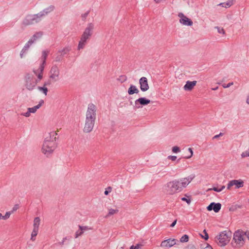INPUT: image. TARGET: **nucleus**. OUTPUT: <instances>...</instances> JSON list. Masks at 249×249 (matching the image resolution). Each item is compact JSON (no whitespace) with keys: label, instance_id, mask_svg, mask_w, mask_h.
Listing matches in <instances>:
<instances>
[{"label":"nucleus","instance_id":"obj_30","mask_svg":"<svg viewBox=\"0 0 249 249\" xmlns=\"http://www.w3.org/2000/svg\"><path fill=\"white\" fill-rule=\"evenodd\" d=\"M142 246L141 244H137L136 246H132L130 249H140Z\"/></svg>","mask_w":249,"mask_h":249},{"label":"nucleus","instance_id":"obj_45","mask_svg":"<svg viewBox=\"0 0 249 249\" xmlns=\"http://www.w3.org/2000/svg\"><path fill=\"white\" fill-rule=\"evenodd\" d=\"M29 23H33V22L32 21V22H29V23H26V24H29Z\"/></svg>","mask_w":249,"mask_h":249},{"label":"nucleus","instance_id":"obj_33","mask_svg":"<svg viewBox=\"0 0 249 249\" xmlns=\"http://www.w3.org/2000/svg\"><path fill=\"white\" fill-rule=\"evenodd\" d=\"M168 158L169 160L174 161L177 159V157L175 156H170L168 157Z\"/></svg>","mask_w":249,"mask_h":249},{"label":"nucleus","instance_id":"obj_27","mask_svg":"<svg viewBox=\"0 0 249 249\" xmlns=\"http://www.w3.org/2000/svg\"><path fill=\"white\" fill-rule=\"evenodd\" d=\"M79 229H80V230L83 231V232H84V231H88V230H91V229L90 228H89L87 226H79Z\"/></svg>","mask_w":249,"mask_h":249},{"label":"nucleus","instance_id":"obj_19","mask_svg":"<svg viewBox=\"0 0 249 249\" xmlns=\"http://www.w3.org/2000/svg\"><path fill=\"white\" fill-rule=\"evenodd\" d=\"M40 219L39 217H36L34 219L33 229H36L39 230V226L40 224Z\"/></svg>","mask_w":249,"mask_h":249},{"label":"nucleus","instance_id":"obj_40","mask_svg":"<svg viewBox=\"0 0 249 249\" xmlns=\"http://www.w3.org/2000/svg\"><path fill=\"white\" fill-rule=\"evenodd\" d=\"M218 32H219V33H224V30H223V29H220H220H219V30H218Z\"/></svg>","mask_w":249,"mask_h":249},{"label":"nucleus","instance_id":"obj_31","mask_svg":"<svg viewBox=\"0 0 249 249\" xmlns=\"http://www.w3.org/2000/svg\"><path fill=\"white\" fill-rule=\"evenodd\" d=\"M179 151H180L179 148L178 146H174L172 148V151L174 153H178V152H179Z\"/></svg>","mask_w":249,"mask_h":249},{"label":"nucleus","instance_id":"obj_8","mask_svg":"<svg viewBox=\"0 0 249 249\" xmlns=\"http://www.w3.org/2000/svg\"><path fill=\"white\" fill-rule=\"evenodd\" d=\"M244 186V181L242 179H233L229 182L227 185V189L231 190L234 186L235 189H238Z\"/></svg>","mask_w":249,"mask_h":249},{"label":"nucleus","instance_id":"obj_39","mask_svg":"<svg viewBox=\"0 0 249 249\" xmlns=\"http://www.w3.org/2000/svg\"><path fill=\"white\" fill-rule=\"evenodd\" d=\"M18 205H16L13 208V211H16L18 209Z\"/></svg>","mask_w":249,"mask_h":249},{"label":"nucleus","instance_id":"obj_6","mask_svg":"<svg viewBox=\"0 0 249 249\" xmlns=\"http://www.w3.org/2000/svg\"><path fill=\"white\" fill-rule=\"evenodd\" d=\"M165 192L168 194L172 195L182 191V187L180 185L178 180H175L168 182L164 187Z\"/></svg>","mask_w":249,"mask_h":249},{"label":"nucleus","instance_id":"obj_2","mask_svg":"<svg viewBox=\"0 0 249 249\" xmlns=\"http://www.w3.org/2000/svg\"><path fill=\"white\" fill-rule=\"evenodd\" d=\"M59 130L57 129L55 131L51 132L50 133V137L49 138H46L43 142L41 151L47 156L51 154L56 147L55 140V136L57 135V132Z\"/></svg>","mask_w":249,"mask_h":249},{"label":"nucleus","instance_id":"obj_46","mask_svg":"<svg viewBox=\"0 0 249 249\" xmlns=\"http://www.w3.org/2000/svg\"><path fill=\"white\" fill-rule=\"evenodd\" d=\"M50 84V83H48V84ZM47 85V84H45V85Z\"/></svg>","mask_w":249,"mask_h":249},{"label":"nucleus","instance_id":"obj_35","mask_svg":"<svg viewBox=\"0 0 249 249\" xmlns=\"http://www.w3.org/2000/svg\"><path fill=\"white\" fill-rule=\"evenodd\" d=\"M189 151L190 152V155L187 157L188 159L191 158L193 154V150L191 148H189Z\"/></svg>","mask_w":249,"mask_h":249},{"label":"nucleus","instance_id":"obj_23","mask_svg":"<svg viewBox=\"0 0 249 249\" xmlns=\"http://www.w3.org/2000/svg\"><path fill=\"white\" fill-rule=\"evenodd\" d=\"M200 235L202 238L204 239L206 241L208 240L209 239V235L205 230L202 231V233H201Z\"/></svg>","mask_w":249,"mask_h":249},{"label":"nucleus","instance_id":"obj_24","mask_svg":"<svg viewBox=\"0 0 249 249\" xmlns=\"http://www.w3.org/2000/svg\"><path fill=\"white\" fill-rule=\"evenodd\" d=\"M189 240V236L185 234L183 235L180 239V242L181 243L187 242Z\"/></svg>","mask_w":249,"mask_h":249},{"label":"nucleus","instance_id":"obj_4","mask_svg":"<svg viewBox=\"0 0 249 249\" xmlns=\"http://www.w3.org/2000/svg\"><path fill=\"white\" fill-rule=\"evenodd\" d=\"M247 231L244 232L242 230L236 231L233 235V239L231 242L232 247L239 249L244 246L245 243V236L247 237Z\"/></svg>","mask_w":249,"mask_h":249},{"label":"nucleus","instance_id":"obj_29","mask_svg":"<svg viewBox=\"0 0 249 249\" xmlns=\"http://www.w3.org/2000/svg\"><path fill=\"white\" fill-rule=\"evenodd\" d=\"M83 233V231L81 230L77 231L75 233V237L77 238L79 236L81 235Z\"/></svg>","mask_w":249,"mask_h":249},{"label":"nucleus","instance_id":"obj_3","mask_svg":"<svg viewBox=\"0 0 249 249\" xmlns=\"http://www.w3.org/2000/svg\"><path fill=\"white\" fill-rule=\"evenodd\" d=\"M47 54H43L44 58L42 60V63L40 65L38 70H35L34 72L38 77V80H36L34 78L28 77L26 80L27 88L30 90L32 89L36 85L38 81H40L42 78V72L44 70V64L45 62V59Z\"/></svg>","mask_w":249,"mask_h":249},{"label":"nucleus","instance_id":"obj_20","mask_svg":"<svg viewBox=\"0 0 249 249\" xmlns=\"http://www.w3.org/2000/svg\"><path fill=\"white\" fill-rule=\"evenodd\" d=\"M38 231V229H33V231L31 234V240L34 241L36 239V237L37 235Z\"/></svg>","mask_w":249,"mask_h":249},{"label":"nucleus","instance_id":"obj_11","mask_svg":"<svg viewBox=\"0 0 249 249\" xmlns=\"http://www.w3.org/2000/svg\"><path fill=\"white\" fill-rule=\"evenodd\" d=\"M195 176L192 175L187 177L182 178L180 179L179 181L180 185L183 188H185L195 178Z\"/></svg>","mask_w":249,"mask_h":249},{"label":"nucleus","instance_id":"obj_9","mask_svg":"<svg viewBox=\"0 0 249 249\" xmlns=\"http://www.w3.org/2000/svg\"><path fill=\"white\" fill-rule=\"evenodd\" d=\"M178 240L175 239L169 238L162 241L160 244V247L163 248H169L177 244Z\"/></svg>","mask_w":249,"mask_h":249},{"label":"nucleus","instance_id":"obj_18","mask_svg":"<svg viewBox=\"0 0 249 249\" xmlns=\"http://www.w3.org/2000/svg\"><path fill=\"white\" fill-rule=\"evenodd\" d=\"M139 92L138 89L135 86L131 85L128 90L129 94L131 95L134 93H138Z\"/></svg>","mask_w":249,"mask_h":249},{"label":"nucleus","instance_id":"obj_42","mask_svg":"<svg viewBox=\"0 0 249 249\" xmlns=\"http://www.w3.org/2000/svg\"><path fill=\"white\" fill-rule=\"evenodd\" d=\"M247 104H249V95H248L247 99Z\"/></svg>","mask_w":249,"mask_h":249},{"label":"nucleus","instance_id":"obj_5","mask_svg":"<svg viewBox=\"0 0 249 249\" xmlns=\"http://www.w3.org/2000/svg\"><path fill=\"white\" fill-rule=\"evenodd\" d=\"M232 233L230 231H224L218 233L214 238V241L219 247L228 245L231 238Z\"/></svg>","mask_w":249,"mask_h":249},{"label":"nucleus","instance_id":"obj_22","mask_svg":"<svg viewBox=\"0 0 249 249\" xmlns=\"http://www.w3.org/2000/svg\"><path fill=\"white\" fill-rule=\"evenodd\" d=\"M118 212V210L117 209H110L108 210V213L106 215V217H109L112 215L116 214Z\"/></svg>","mask_w":249,"mask_h":249},{"label":"nucleus","instance_id":"obj_25","mask_svg":"<svg viewBox=\"0 0 249 249\" xmlns=\"http://www.w3.org/2000/svg\"><path fill=\"white\" fill-rule=\"evenodd\" d=\"M181 200H182L183 201L186 202L188 204H190V203L191 202L192 199H191V197L187 196V198H186V197H182L181 198Z\"/></svg>","mask_w":249,"mask_h":249},{"label":"nucleus","instance_id":"obj_12","mask_svg":"<svg viewBox=\"0 0 249 249\" xmlns=\"http://www.w3.org/2000/svg\"><path fill=\"white\" fill-rule=\"evenodd\" d=\"M140 88L142 91H147L149 89L147 79L145 77H142L139 81Z\"/></svg>","mask_w":249,"mask_h":249},{"label":"nucleus","instance_id":"obj_36","mask_svg":"<svg viewBox=\"0 0 249 249\" xmlns=\"http://www.w3.org/2000/svg\"><path fill=\"white\" fill-rule=\"evenodd\" d=\"M30 113H31L30 112V111H28V112H26V113H25L24 114H22V115L23 116H26V117H29L30 115Z\"/></svg>","mask_w":249,"mask_h":249},{"label":"nucleus","instance_id":"obj_16","mask_svg":"<svg viewBox=\"0 0 249 249\" xmlns=\"http://www.w3.org/2000/svg\"><path fill=\"white\" fill-rule=\"evenodd\" d=\"M150 103V100L145 98H140L135 101L136 105H141L144 106L149 104Z\"/></svg>","mask_w":249,"mask_h":249},{"label":"nucleus","instance_id":"obj_7","mask_svg":"<svg viewBox=\"0 0 249 249\" xmlns=\"http://www.w3.org/2000/svg\"><path fill=\"white\" fill-rule=\"evenodd\" d=\"M93 29V25L92 24H89L87 27L86 28L79 42L78 47L79 50L84 48L86 44L87 40L92 35Z\"/></svg>","mask_w":249,"mask_h":249},{"label":"nucleus","instance_id":"obj_43","mask_svg":"<svg viewBox=\"0 0 249 249\" xmlns=\"http://www.w3.org/2000/svg\"><path fill=\"white\" fill-rule=\"evenodd\" d=\"M105 194L106 195H107L108 194V191H107V190H106L105 192Z\"/></svg>","mask_w":249,"mask_h":249},{"label":"nucleus","instance_id":"obj_10","mask_svg":"<svg viewBox=\"0 0 249 249\" xmlns=\"http://www.w3.org/2000/svg\"><path fill=\"white\" fill-rule=\"evenodd\" d=\"M178 17L179 18V22L181 24L185 26H192L193 25V22L192 20L182 13H178Z\"/></svg>","mask_w":249,"mask_h":249},{"label":"nucleus","instance_id":"obj_38","mask_svg":"<svg viewBox=\"0 0 249 249\" xmlns=\"http://www.w3.org/2000/svg\"><path fill=\"white\" fill-rule=\"evenodd\" d=\"M176 223H177V220H175V221H174L172 223V224L171 225V226H171V227H174V226H175V225H176Z\"/></svg>","mask_w":249,"mask_h":249},{"label":"nucleus","instance_id":"obj_32","mask_svg":"<svg viewBox=\"0 0 249 249\" xmlns=\"http://www.w3.org/2000/svg\"><path fill=\"white\" fill-rule=\"evenodd\" d=\"M10 212H7L5 215L2 216V218L3 219H6L10 217Z\"/></svg>","mask_w":249,"mask_h":249},{"label":"nucleus","instance_id":"obj_21","mask_svg":"<svg viewBox=\"0 0 249 249\" xmlns=\"http://www.w3.org/2000/svg\"><path fill=\"white\" fill-rule=\"evenodd\" d=\"M41 106V103L39 104L38 105L31 108H28V111H30V113H35L36 112L37 109H38Z\"/></svg>","mask_w":249,"mask_h":249},{"label":"nucleus","instance_id":"obj_34","mask_svg":"<svg viewBox=\"0 0 249 249\" xmlns=\"http://www.w3.org/2000/svg\"><path fill=\"white\" fill-rule=\"evenodd\" d=\"M232 85V83H229L228 84H223V87L224 88H228V87H229L231 85Z\"/></svg>","mask_w":249,"mask_h":249},{"label":"nucleus","instance_id":"obj_41","mask_svg":"<svg viewBox=\"0 0 249 249\" xmlns=\"http://www.w3.org/2000/svg\"><path fill=\"white\" fill-rule=\"evenodd\" d=\"M247 234V238L249 239V231H247V233H246Z\"/></svg>","mask_w":249,"mask_h":249},{"label":"nucleus","instance_id":"obj_28","mask_svg":"<svg viewBox=\"0 0 249 249\" xmlns=\"http://www.w3.org/2000/svg\"><path fill=\"white\" fill-rule=\"evenodd\" d=\"M38 89L40 91H42L45 94V95H47V92H48L47 88H45V87H43V88L38 87Z\"/></svg>","mask_w":249,"mask_h":249},{"label":"nucleus","instance_id":"obj_17","mask_svg":"<svg viewBox=\"0 0 249 249\" xmlns=\"http://www.w3.org/2000/svg\"><path fill=\"white\" fill-rule=\"evenodd\" d=\"M235 2V0H228L226 2L222 3L219 4L222 7L228 8L231 7L233 4Z\"/></svg>","mask_w":249,"mask_h":249},{"label":"nucleus","instance_id":"obj_37","mask_svg":"<svg viewBox=\"0 0 249 249\" xmlns=\"http://www.w3.org/2000/svg\"><path fill=\"white\" fill-rule=\"evenodd\" d=\"M203 249H213L211 246L209 244H207L206 247L203 248Z\"/></svg>","mask_w":249,"mask_h":249},{"label":"nucleus","instance_id":"obj_14","mask_svg":"<svg viewBox=\"0 0 249 249\" xmlns=\"http://www.w3.org/2000/svg\"><path fill=\"white\" fill-rule=\"evenodd\" d=\"M221 207V204L215 203L214 202L211 203L208 207L207 210L209 211L213 210L214 212L217 213L219 211Z\"/></svg>","mask_w":249,"mask_h":249},{"label":"nucleus","instance_id":"obj_1","mask_svg":"<svg viewBox=\"0 0 249 249\" xmlns=\"http://www.w3.org/2000/svg\"><path fill=\"white\" fill-rule=\"evenodd\" d=\"M96 108L94 105L92 104L89 105L83 129L85 132L88 133L92 130L96 119Z\"/></svg>","mask_w":249,"mask_h":249},{"label":"nucleus","instance_id":"obj_44","mask_svg":"<svg viewBox=\"0 0 249 249\" xmlns=\"http://www.w3.org/2000/svg\"><path fill=\"white\" fill-rule=\"evenodd\" d=\"M88 14H89V13H88V12H87V13H86V14L84 15V18H85V17H86V16L87 15H88Z\"/></svg>","mask_w":249,"mask_h":249},{"label":"nucleus","instance_id":"obj_13","mask_svg":"<svg viewBox=\"0 0 249 249\" xmlns=\"http://www.w3.org/2000/svg\"><path fill=\"white\" fill-rule=\"evenodd\" d=\"M51 75L50 77V82H53L57 80L58 74H59V71L57 68L53 67L51 69Z\"/></svg>","mask_w":249,"mask_h":249},{"label":"nucleus","instance_id":"obj_26","mask_svg":"<svg viewBox=\"0 0 249 249\" xmlns=\"http://www.w3.org/2000/svg\"><path fill=\"white\" fill-rule=\"evenodd\" d=\"M224 188H225V186H222L220 187H213L212 189V190H214V191L217 192H220L221 191H222Z\"/></svg>","mask_w":249,"mask_h":249},{"label":"nucleus","instance_id":"obj_15","mask_svg":"<svg viewBox=\"0 0 249 249\" xmlns=\"http://www.w3.org/2000/svg\"><path fill=\"white\" fill-rule=\"evenodd\" d=\"M196 81H188L186 82V84L184 86L183 89L186 91H191L194 88V87L196 86Z\"/></svg>","mask_w":249,"mask_h":249}]
</instances>
